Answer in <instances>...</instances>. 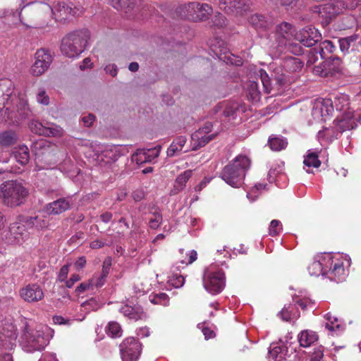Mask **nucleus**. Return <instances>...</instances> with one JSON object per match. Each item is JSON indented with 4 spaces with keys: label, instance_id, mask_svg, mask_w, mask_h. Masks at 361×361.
<instances>
[{
    "label": "nucleus",
    "instance_id": "obj_1",
    "mask_svg": "<svg viewBox=\"0 0 361 361\" xmlns=\"http://www.w3.org/2000/svg\"><path fill=\"white\" fill-rule=\"evenodd\" d=\"M333 105L339 112L336 116V121L340 132L349 130L356 127L354 111L349 106V97L347 94H339L334 97V101L325 99L322 102H317L312 109V114L314 117L320 116L324 118L331 114Z\"/></svg>",
    "mask_w": 361,
    "mask_h": 361
},
{
    "label": "nucleus",
    "instance_id": "obj_2",
    "mask_svg": "<svg viewBox=\"0 0 361 361\" xmlns=\"http://www.w3.org/2000/svg\"><path fill=\"white\" fill-rule=\"evenodd\" d=\"M11 82L8 80H4L0 83V92H3V87H9ZM4 106L1 109V116L12 124H18L20 120L28 118L31 111L25 99L17 97L10 88L3 92Z\"/></svg>",
    "mask_w": 361,
    "mask_h": 361
},
{
    "label": "nucleus",
    "instance_id": "obj_3",
    "mask_svg": "<svg viewBox=\"0 0 361 361\" xmlns=\"http://www.w3.org/2000/svg\"><path fill=\"white\" fill-rule=\"evenodd\" d=\"M250 164L251 161L247 156L239 154L224 167L221 178L231 187L240 188L243 184Z\"/></svg>",
    "mask_w": 361,
    "mask_h": 361
},
{
    "label": "nucleus",
    "instance_id": "obj_4",
    "mask_svg": "<svg viewBox=\"0 0 361 361\" xmlns=\"http://www.w3.org/2000/svg\"><path fill=\"white\" fill-rule=\"evenodd\" d=\"M90 37V32L86 29L68 33L62 39L61 52L69 58L78 56L88 45Z\"/></svg>",
    "mask_w": 361,
    "mask_h": 361
},
{
    "label": "nucleus",
    "instance_id": "obj_5",
    "mask_svg": "<svg viewBox=\"0 0 361 361\" xmlns=\"http://www.w3.org/2000/svg\"><path fill=\"white\" fill-rule=\"evenodd\" d=\"M28 190L18 180H8L0 185V199L4 204L16 207L23 204L28 196Z\"/></svg>",
    "mask_w": 361,
    "mask_h": 361
},
{
    "label": "nucleus",
    "instance_id": "obj_6",
    "mask_svg": "<svg viewBox=\"0 0 361 361\" xmlns=\"http://www.w3.org/2000/svg\"><path fill=\"white\" fill-rule=\"evenodd\" d=\"M35 219H20L18 222L11 224L9 227L2 233V238L9 244L23 243L30 235L32 221Z\"/></svg>",
    "mask_w": 361,
    "mask_h": 361
},
{
    "label": "nucleus",
    "instance_id": "obj_7",
    "mask_svg": "<svg viewBox=\"0 0 361 361\" xmlns=\"http://www.w3.org/2000/svg\"><path fill=\"white\" fill-rule=\"evenodd\" d=\"M49 342V335L41 329L27 331L23 336V347L27 352L42 350Z\"/></svg>",
    "mask_w": 361,
    "mask_h": 361
},
{
    "label": "nucleus",
    "instance_id": "obj_8",
    "mask_svg": "<svg viewBox=\"0 0 361 361\" xmlns=\"http://www.w3.org/2000/svg\"><path fill=\"white\" fill-rule=\"evenodd\" d=\"M303 66V63L300 59L295 57H286L281 63L280 69L281 74L279 76L275 75L274 80L279 85H283L288 81L289 74L300 71Z\"/></svg>",
    "mask_w": 361,
    "mask_h": 361
},
{
    "label": "nucleus",
    "instance_id": "obj_9",
    "mask_svg": "<svg viewBox=\"0 0 361 361\" xmlns=\"http://www.w3.org/2000/svg\"><path fill=\"white\" fill-rule=\"evenodd\" d=\"M141 351V343L133 337L126 338L120 345V352L123 361H137Z\"/></svg>",
    "mask_w": 361,
    "mask_h": 361
},
{
    "label": "nucleus",
    "instance_id": "obj_10",
    "mask_svg": "<svg viewBox=\"0 0 361 361\" xmlns=\"http://www.w3.org/2000/svg\"><path fill=\"white\" fill-rule=\"evenodd\" d=\"M35 61L30 68V73L39 76L48 70L53 61L52 54L49 49L42 48L35 53Z\"/></svg>",
    "mask_w": 361,
    "mask_h": 361
},
{
    "label": "nucleus",
    "instance_id": "obj_11",
    "mask_svg": "<svg viewBox=\"0 0 361 361\" xmlns=\"http://www.w3.org/2000/svg\"><path fill=\"white\" fill-rule=\"evenodd\" d=\"M203 286L212 295L220 293L225 286V274L222 271L208 272L203 278Z\"/></svg>",
    "mask_w": 361,
    "mask_h": 361
},
{
    "label": "nucleus",
    "instance_id": "obj_12",
    "mask_svg": "<svg viewBox=\"0 0 361 361\" xmlns=\"http://www.w3.org/2000/svg\"><path fill=\"white\" fill-rule=\"evenodd\" d=\"M275 39L278 42L280 51L283 50V45L290 40L296 41L297 31L295 27L287 22H283L275 27Z\"/></svg>",
    "mask_w": 361,
    "mask_h": 361
},
{
    "label": "nucleus",
    "instance_id": "obj_13",
    "mask_svg": "<svg viewBox=\"0 0 361 361\" xmlns=\"http://www.w3.org/2000/svg\"><path fill=\"white\" fill-rule=\"evenodd\" d=\"M251 0H219V7L226 13L242 16L250 11Z\"/></svg>",
    "mask_w": 361,
    "mask_h": 361
},
{
    "label": "nucleus",
    "instance_id": "obj_14",
    "mask_svg": "<svg viewBox=\"0 0 361 361\" xmlns=\"http://www.w3.org/2000/svg\"><path fill=\"white\" fill-rule=\"evenodd\" d=\"M17 333L15 326L10 320L0 317V345L4 348H12L15 345Z\"/></svg>",
    "mask_w": 361,
    "mask_h": 361
},
{
    "label": "nucleus",
    "instance_id": "obj_15",
    "mask_svg": "<svg viewBox=\"0 0 361 361\" xmlns=\"http://www.w3.org/2000/svg\"><path fill=\"white\" fill-rule=\"evenodd\" d=\"M321 40V33L312 25L305 26L297 32L296 42H300L305 47H313Z\"/></svg>",
    "mask_w": 361,
    "mask_h": 361
},
{
    "label": "nucleus",
    "instance_id": "obj_16",
    "mask_svg": "<svg viewBox=\"0 0 361 361\" xmlns=\"http://www.w3.org/2000/svg\"><path fill=\"white\" fill-rule=\"evenodd\" d=\"M341 51L344 54L359 51L361 47V36L358 34L343 37L338 39Z\"/></svg>",
    "mask_w": 361,
    "mask_h": 361
},
{
    "label": "nucleus",
    "instance_id": "obj_17",
    "mask_svg": "<svg viewBox=\"0 0 361 361\" xmlns=\"http://www.w3.org/2000/svg\"><path fill=\"white\" fill-rule=\"evenodd\" d=\"M78 11V8H73L65 2H59L51 8L55 20L60 22L68 20L70 16H76Z\"/></svg>",
    "mask_w": 361,
    "mask_h": 361
},
{
    "label": "nucleus",
    "instance_id": "obj_18",
    "mask_svg": "<svg viewBox=\"0 0 361 361\" xmlns=\"http://www.w3.org/2000/svg\"><path fill=\"white\" fill-rule=\"evenodd\" d=\"M72 204L71 197H63L47 204L44 209L49 214L58 215L68 210Z\"/></svg>",
    "mask_w": 361,
    "mask_h": 361
},
{
    "label": "nucleus",
    "instance_id": "obj_19",
    "mask_svg": "<svg viewBox=\"0 0 361 361\" xmlns=\"http://www.w3.org/2000/svg\"><path fill=\"white\" fill-rule=\"evenodd\" d=\"M20 296L26 302H35L44 298V293L39 286L31 284L20 290Z\"/></svg>",
    "mask_w": 361,
    "mask_h": 361
},
{
    "label": "nucleus",
    "instance_id": "obj_20",
    "mask_svg": "<svg viewBox=\"0 0 361 361\" xmlns=\"http://www.w3.org/2000/svg\"><path fill=\"white\" fill-rule=\"evenodd\" d=\"M118 310L126 317L131 320L137 321L147 318L146 313L143 311L142 307L138 305L134 306H130L127 304L121 305Z\"/></svg>",
    "mask_w": 361,
    "mask_h": 361
},
{
    "label": "nucleus",
    "instance_id": "obj_21",
    "mask_svg": "<svg viewBox=\"0 0 361 361\" xmlns=\"http://www.w3.org/2000/svg\"><path fill=\"white\" fill-rule=\"evenodd\" d=\"M327 277L334 281L339 283L343 281L346 276L345 269L341 262H335L334 264H328Z\"/></svg>",
    "mask_w": 361,
    "mask_h": 361
},
{
    "label": "nucleus",
    "instance_id": "obj_22",
    "mask_svg": "<svg viewBox=\"0 0 361 361\" xmlns=\"http://www.w3.org/2000/svg\"><path fill=\"white\" fill-rule=\"evenodd\" d=\"M328 264H332V258L324 257L322 260L314 261L308 267V271L312 276H326Z\"/></svg>",
    "mask_w": 361,
    "mask_h": 361
},
{
    "label": "nucleus",
    "instance_id": "obj_23",
    "mask_svg": "<svg viewBox=\"0 0 361 361\" xmlns=\"http://www.w3.org/2000/svg\"><path fill=\"white\" fill-rule=\"evenodd\" d=\"M216 134L206 135L202 131L196 130L191 135V149L193 151L205 146L209 142L214 139Z\"/></svg>",
    "mask_w": 361,
    "mask_h": 361
},
{
    "label": "nucleus",
    "instance_id": "obj_24",
    "mask_svg": "<svg viewBox=\"0 0 361 361\" xmlns=\"http://www.w3.org/2000/svg\"><path fill=\"white\" fill-rule=\"evenodd\" d=\"M287 352V347L282 342L272 343L269 350V360L284 361Z\"/></svg>",
    "mask_w": 361,
    "mask_h": 361
},
{
    "label": "nucleus",
    "instance_id": "obj_25",
    "mask_svg": "<svg viewBox=\"0 0 361 361\" xmlns=\"http://www.w3.org/2000/svg\"><path fill=\"white\" fill-rule=\"evenodd\" d=\"M192 174V170H186L179 174L176 178L173 188L170 192L171 195H176L179 193L185 187L186 183L191 178Z\"/></svg>",
    "mask_w": 361,
    "mask_h": 361
},
{
    "label": "nucleus",
    "instance_id": "obj_26",
    "mask_svg": "<svg viewBox=\"0 0 361 361\" xmlns=\"http://www.w3.org/2000/svg\"><path fill=\"white\" fill-rule=\"evenodd\" d=\"M325 78L335 77L342 71L341 61L335 57L331 60L325 61Z\"/></svg>",
    "mask_w": 361,
    "mask_h": 361
},
{
    "label": "nucleus",
    "instance_id": "obj_27",
    "mask_svg": "<svg viewBox=\"0 0 361 361\" xmlns=\"http://www.w3.org/2000/svg\"><path fill=\"white\" fill-rule=\"evenodd\" d=\"M199 6V2H188V4L180 5L176 8V13L181 18H187L193 21L195 10Z\"/></svg>",
    "mask_w": 361,
    "mask_h": 361
},
{
    "label": "nucleus",
    "instance_id": "obj_28",
    "mask_svg": "<svg viewBox=\"0 0 361 361\" xmlns=\"http://www.w3.org/2000/svg\"><path fill=\"white\" fill-rule=\"evenodd\" d=\"M187 138L185 136H178L175 138L167 149L166 154L169 157L178 156L182 152Z\"/></svg>",
    "mask_w": 361,
    "mask_h": 361
},
{
    "label": "nucleus",
    "instance_id": "obj_29",
    "mask_svg": "<svg viewBox=\"0 0 361 361\" xmlns=\"http://www.w3.org/2000/svg\"><path fill=\"white\" fill-rule=\"evenodd\" d=\"M18 140L17 133L12 130L0 133V147L7 148L15 145Z\"/></svg>",
    "mask_w": 361,
    "mask_h": 361
},
{
    "label": "nucleus",
    "instance_id": "obj_30",
    "mask_svg": "<svg viewBox=\"0 0 361 361\" xmlns=\"http://www.w3.org/2000/svg\"><path fill=\"white\" fill-rule=\"evenodd\" d=\"M338 121H336V126L333 128H326L322 130H319L318 133V139L320 142L326 140L331 142L334 139H337L338 135L343 132H340L339 128H338Z\"/></svg>",
    "mask_w": 361,
    "mask_h": 361
},
{
    "label": "nucleus",
    "instance_id": "obj_31",
    "mask_svg": "<svg viewBox=\"0 0 361 361\" xmlns=\"http://www.w3.org/2000/svg\"><path fill=\"white\" fill-rule=\"evenodd\" d=\"M12 154L15 160L23 166L27 164L30 160L29 149L24 145L15 147L13 150Z\"/></svg>",
    "mask_w": 361,
    "mask_h": 361
},
{
    "label": "nucleus",
    "instance_id": "obj_32",
    "mask_svg": "<svg viewBox=\"0 0 361 361\" xmlns=\"http://www.w3.org/2000/svg\"><path fill=\"white\" fill-rule=\"evenodd\" d=\"M195 16H193V21H204L209 19V16L212 13L213 9L211 6L207 4H200L195 10Z\"/></svg>",
    "mask_w": 361,
    "mask_h": 361
},
{
    "label": "nucleus",
    "instance_id": "obj_33",
    "mask_svg": "<svg viewBox=\"0 0 361 361\" xmlns=\"http://www.w3.org/2000/svg\"><path fill=\"white\" fill-rule=\"evenodd\" d=\"M298 339L301 346L307 348L318 340V335L315 331L304 330L298 334Z\"/></svg>",
    "mask_w": 361,
    "mask_h": 361
},
{
    "label": "nucleus",
    "instance_id": "obj_34",
    "mask_svg": "<svg viewBox=\"0 0 361 361\" xmlns=\"http://www.w3.org/2000/svg\"><path fill=\"white\" fill-rule=\"evenodd\" d=\"M249 22L258 31L266 30L270 25L265 16L258 13L252 15L249 18Z\"/></svg>",
    "mask_w": 361,
    "mask_h": 361
},
{
    "label": "nucleus",
    "instance_id": "obj_35",
    "mask_svg": "<svg viewBox=\"0 0 361 361\" xmlns=\"http://www.w3.org/2000/svg\"><path fill=\"white\" fill-rule=\"evenodd\" d=\"M268 143L273 151H281L284 149L288 145L287 140L281 135H271Z\"/></svg>",
    "mask_w": 361,
    "mask_h": 361
},
{
    "label": "nucleus",
    "instance_id": "obj_36",
    "mask_svg": "<svg viewBox=\"0 0 361 361\" xmlns=\"http://www.w3.org/2000/svg\"><path fill=\"white\" fill-rule=\"evenodd\" d=\"M149 226L152 229L157 228L162 222V215L160 211L155 207H153L150 209L149 212Z\"/></svg>",
    "mask_w": 361,
    "mask_h": 361
},
{
    "label": "nucleus",
    "instance_id": "obj_37",
    "mask_svg": "<svg viewBox=\"0 0 361 361\" xmlns=\"http://www.w3.org/2000/svg\"><path fill=\"white\" fill-rule=\"evenodd\" d=\"M63 135V130L59 126L54 123H49L44 126L42 135L47 137H60Z\"/></svg>",
    "mask_w": 361,
    "mask_h": 361
},
{
    "label": "nucleus",
    "instance_id": "obj_38",
    "mask_svg": "<svg viewBox=\"0 0 361 361\" xmlns=\"http://www.w3.org/2000/svg\"><path fill=\"white\" fill-rule=\"evenodd\" d=\"M111 4L117 10H124L126 13L135 6V0H111Z\"/></svg>",
    "mask_w": 361,
    "mask_h": 361
},
{
    "label": "nucleus",
    "instance_id": "obj_39",
    "mask_svg": "<svg viewBox=\"0 0 361 361\" xmlns=\"http://www.w3.org/2000/svg\"><path fill=\"white\" fill-rule=\"evenodd\" d=\"M257 75L259 77L261 80V82L263 85L264 92L267 94L269 93L271 90V80L267 73V72L263 69H259Z\"/></svg>",
    "mask_w": 361,
    "mask_h": 361
},
{
    "label": "nucleus",
    "instance_id": "obj_40",
    "mask_svg": "<svg viewBox=\"0 0 361 361\" xmlns=\"http://www.w3.org/2000/svg\"><path fill=\"white\" fill-rule=\"evenodd\" d=\"M303 164L307 167L318 168L321 165V161L318 159V155L315 152H308L305 157Z\"/></svg>",
    "mask_w": 361,
    "mask_h": 361
},
{
    "label": "nucleus",
    "instance_id": "obj_41",
    "mask_svg": "<svg viewBox=\"0 0 361 361\" xmlns=\"http://www.w3.org/2000/svg\"><path fill=\"white\" fill-rule=\"evenodd\" d=\"M301 44L299 42H296L293 40H290L288 43H286V45H283V49H286L295 55H300L303 52Z\"/></svg>",
    "mask_w": 361,
    "mask_h": 361
},
{
    "label": "nucleus",
    "instance_id": "obj_42",
    "mask_svg": "<svg viewBox=\"0 0 361 361\" xmlns=\"http://www.w3.org/2000/svg\"><path fill=\"white\" fill-rule=\"evenodd\" d=\"M149 300L153 304H159L164 306H166L169 304V296L165 293H159L157 294L151 295L149 296Z\"/></svg>",
    "mask_w": 361,
    "mask_h": 361
},
{
    "label": "nucleus",
    "instance_id": "obj_43",
    "mask_svg": "<svg viewBox=\"0 0 361 361\" xmlns=\"http://www.w3.org/2000/svg\"><path fill=\"white\" fill-rule=\"evenodd\" d=\"M142 149L144 155L145 154V157L144 158L147 159V162H151L154 159L157 158L159 156L161 147L160 145H158L153 148Z\"/></svg>",
    "mask_w": 361,
    "mask_h": 361
},
{
    "label": "nucleus",
    "instance_id": "obj_44",
    "mask_svg": "<svg viewBox=\"0 0 361 361\" xmlns=\"http://www.w3.org/2000/svg\"><path fill=\"white\" fill-rule=\"evenodd\" d=\"M106 332L111 337H120L122 334V330L120 324L116 322L109 323Z\"/></svg>",
    "mask_w": 361,
    "mask_h": 361
},
{
    "label": "nucleus",
    "instance_id": "obj_45",
    "mask_svg": "<svg viewBox=\"0 0 361 361\" xmlns=\"http://www.w3.org/2000/svg\"><path fill=\"white\" fill-rule=\"evenodd\" d=\"M319 54L322 58H324L326 55V50L323 47L322 44H321L319 47L314 48L310 54L308 56L307 63L312 64L314 63L316 60H317V58L316 57L315 54Z\"/></svg>",
    "mask_w": 361,
    "mask_h": 361
},
{
    "label": "nucleus",
    "instance_id": "obj_46",
    "mask_svg": "<svg viewBox=\"0 0 361 361\" xmlns=\"http://www.w3.org/2000/svg\"><path fill=\"white\" fill-rule=\"evenodd\" d=\"M249 95L253 102H257L260 99V92L259 90L258 84L257 82H252L250 84L249 88Z\"/></svg>",
    "mask_w": 361,
    "mask_h": 361
},
{
    "label": "nucleus",
    "instance_id": "obj_47",
    "mask_svg": "<svg viewBox=\"0 0 361 361\" xmlns=\"http://www.w3.org/2000/svg\"><path fill=\"white\" fill-rule=\"evenodd\" d=\"M282 229V225L279 220L274 219L271 221L269 227V235L272 236L277 235Z\"/></svg>",
    "mask_w": 361,
    "mask_h": 361
},
{
    "label": "nucleus",
    "instance_id": "obj_48",
    "mask_svg": "<svg viewBox=\"0 0 361 361\" xmlns=\"http://www.w3.org/2000/svg\"><path fill=\"white\" fill-rule=\"evenodd\" d=\"M106 276H104V274H99L98 275L94 276L90 280V283L92 288L94 287L100 288L105 283Z\"/></svg>",
    "mask_w": 361,
    "mask_h": 361
},
{
    "label": "nucleus",
    "instance_id": "obj_49",
    "mask_svg": "<svg viewBox=\"0 0 361 361\" xmlns=\"http://www.w3.org/2000/svg\"><path fill=\"white\" fill-rule=\"evenodd\" d=\"M324 358V347L320 345L314 348L310 354V361H322Z\"/></svg>",
    "mask_w": 361,
    "mask_h": 361
},
{
    "label": "nucleus",
    "instance_id": "obj_50",
    "mask_svg": "<svg viewBox=\"0 0 361 361\" xmlns=\"http://www.w3.org/2000/svg\"><path fill=\"white\" fill-rule=\"evenodd\" d=\"M44 124L40 123L39 121L37 120H32L29 124V127L30 130L36 133L39 134L40 135H42V131H44Z\"/></svg>",
    "mask_w": 361,
    "mask_h": 361
},
{
    "label": "nucleus",
    "instance_id": "obj_51",
    "mask_svg": "<svg viewBox=\"0 0 361 361\" xmlns=\"http://www.w3.org/2000/svg\"><path fill=\"white\" fill-rule=\"evenodd\" d=\"M169 281L175 288L182 287L185 283L183 276L181 275H177L176 274H173L172 276L169 277Z\"/></svg>",
    "mask_w": 361,
    "mask_h": 361
},
{
    "label": "nucleus",
    "instance_id": "obj_52",
    "mask_svg": "<svg viewBox=\"0 0 361 361\" xmlns=\"http://www.w3.org/2000/svg\"><path fill=\"white\" fill-rule=\"evenodd\" d=\"M145 157V154L144 155L142 149H138L137 151L132 155L131 159L133 162H135L137 164L140 165L143 163H147V159L144 157Z\"/></svg>",
    "mask_w": 361,
    "mask_h": 361
},
{
    "label": "nucleus",
    "instance_id": "obj_53",
    "mask_svg": "<svg viewBox=\"0 0 361 361\" xmlns=\"http://www.w3.org/2000/svg\"><path fill=\"white\" fill-rule=\"evenodd\" d=\"M145 157V154L144 155L142 149H138L137 151L132 155L131 159L133 162H135L137 164L140 165L143 163H147V159L144 157Z\"/></svg>",
    "mask_w": 361,
    "mask_h": 361
},
{
    "label": "nucleus",
    "instance_id": "obj_54",
    "mask_svg": "<svg viewBox=\"0 0 361 361\" xmlns=\"http://www.w3.org/2000/svg\"><path fill=\"white\" fill-rule=\"evenodd\" d=\"M237 109V105L227 106L223 111V114L226 118H228L229 120L233 119L235 118Z\"/></svg>",
    "mask_w": 361,
    "mask_h": 361
},
{
    "label": "nucleus",
    "instance_id": "obj_55",
    "mask_svg": "<svg viewBox=\"0 0 361 361\" xmlns=\"http://www.w3.org/2000/svg\"><path fill=\"white\" fill-rule=\"evenodd\" d=\"M25 219H35L32 223L33 226H32V230L33 228H36L37 230L42 229L47 226V224L45 220L39 218L38 216L35 217H25Z\"/></svg>",
    "mask_w": 361,
    "mask_h": 361
},
{
    "label": "nucleus",
    "instance_id": "obj_56",
    "mask_svg": "<svg viewBox=\"0 0 361 361\" xmlns=\"http://www.w3.org/2000/svg\"><path fill=\"white\" fill-rule=\"evenodd\" d=\"M291 308H293L292 306L288 305V306H285L279 313L283 320L288 322L291 319Z\"/></svg>",
    "mask_w": 361,
    "mask_h": 361
},
{
    "label": "nucleus",
    "instance_id": "obj_57",
    "mask_svg": "<svg viewBox=\"0 0 361 361\" xmlns=\"http://www.w3.org/2000/svg\"><path fill=\"white\" fill-rule=\"evenodd\" d=\"M37 101L43 105H48L49 103V97L44 90H40L37 94Z\"/></svg>",
    "mask_w": 361,
    "mask_h": 361
},
{
    "label": "nucleus",
    "instance_id": "obj_58",
    "mask_svg": "<svg viewBox=\"0 0 361 361\" xmlns=\"http://www.w3.org/2000/svg\"><path fill=\"white\" fill-rule=\"evenodd\" d=\"M325 317L326 320L328 321L326 324V328L332 331L335 329L334 322H336L338 321V319L334 316H332L331 314L328 313L325 315ZM336 328L339 327V325L337 324L336 326Z\"/></svg>",
    "mask_w": 361,
    "mask_h": 361
},
{
    "label": "nucleus",
    "instance_id": "obj_59",
    "mask_svg": "<svg viewBox=\"0 0 361 361\" xmlns=\"http://www.w3.org/2000/svg\"><path fill=\"white\" fill-rule=\"evenodd\" d=\"M214 25L218 27H222L226 25V18L221 13H217L213 18Z\"/></svg>",
    "mask_w": 361,
    "mask_h": 361
},
{
    "label": "nucleus",
    "instance_id": "obj_60",
    "mask_svg": "<svg viewBox=\"0 0 361 361\" xmlns=\"http://www.w3.org/2000/svg\"><path fill=\"white\" fill-rule=\"evenodd\" d=\"M279 4L283 6L286 10L293 9L297 4V0H278Z\"/></svg>",
    "mask_w": 361,
    "mask_h": 361
},
{
    "label": "nucleus",
    "instance_id": "obj_61",
    "mask_svg": "<svg viewBox=\"0 0 361 361\" xmlns=\"http://www.w3.org/2000/svg\"><path fill=\"white\" fill-rule=\"evenodd\" d=\"M325 61H323L318 66H315L313 68V73L316 75L325 78Z\"/></svg>",
    "mask_w": 361,
    "mask_h": 361
},
{
    "label": "nucleus",
    "instance_id": "obj_62",
    "mask_svg": "<svg viewBox=\"0 0 361 361\" xmlns=\"http://www.w3.org/2000/svg\"><path fill=\"white\" fill-rule=\"evenodd\" d=\"M68 271H69V265L68 264L63 265L59 271V273L58 275L59 280L60 281H65L67 278Z\"/></svg>",
    "mask_w": 361,
    "mask_h": 361
},
{
    "label": "nucleus",
    "instance_id": "obj_63",
    "mask_svg": "<svg viewBox=\"0 0 361 361\" xmlns=\"http://www.w3.org/2000/svg\"><path fill=\"white\" fill-rule=\"evenodd\" d=\"M111 267V259L110 257H107L103 262L102 270L101 274H104V276H108L109 273L110 268Z\"/></svg>",
    "mask_w": 361,
    "mask_h": 361
},
{
    "label": "nucleus",
    "instance_id": "obj_64",
    "mask_svg": "<svg viewBox=\"0 0 361 361\" xmlns=\"http://www.w3.org/2000/svg\"><path fill=\"white\" fill-rule=\"evenodd\" d=\"M87 290H93L90 281L81 283L75 289V292L78 294Z\"/></svg>",
    "mask_w": 361,
    "mask_h": 361
}]
</instances>
